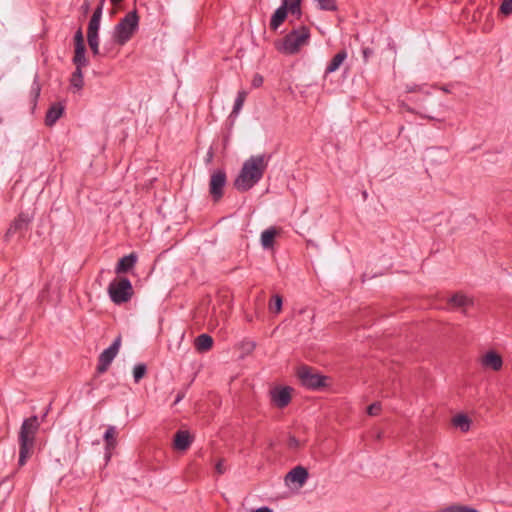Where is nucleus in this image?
<instances>
[{
    "instance_id": "14",
    "label": "nucleus",
    "mask_w": 512,
    "mask_h": 512,
    "mask_svg": "<svg viewBox=\"0 0 512 512\" xmlns=\"http://www.w3.org/2000/svg\"><path fill=\"white\" fill-rule=\"evenodd\" d=\"M308 475L306 468L297 466L288 472L285 479L287 482L297 483L299 486H302L306 482Z\"/></svg>"
},
{
    "instance_id": "34",
    "label": "nucleus",
    "mask_w": 512,
    "mask_h": 512,
    "mask_svg": "<svg viewBox=\"0 0 512 512\" xmlns=\"http://www.w3.org/2000/svg\"><path fill=\"white\" fill-rule=\"evenodd\" d=\"M269 308L275 313H279L282 309V297L280 295H274L269 303Z\"/></svg>"
},
{
    "instance_id": "35",
    "label": "nucleus",
    "mask_w": 512,
    "mask_h": 512,
    "mask_svg": "<svg viewBox=\"0 0 512 512\" xmlns=\"http://www.w3.org/2000/svg\"><path fill=\"white\" fill-rule=\"evenodd\" d=\"M74 47L75 49L85 48L83 32L78 29L74 35Z\"/></svg>"
},
{
    "instance_id": "3",
    "label": "nucleus",
    "mask_w": 512,
    "mask_h": 512,
    "mask_svg": "<svg viewBox=\"0 0 512 512\" xmlns=\"http://www.w3.org/2000/svg\"><path fill=\"white\" fill-rule=\"evenodd\" d=\"M40 423L37 416H31L25 419L21 425L18 442H19V466L26 464L27 460L34 452L35 437L39 430Z\"/></svg>"
},
{
    "instance_id": "9",
    "label": "nucleus",
    "mask_w": 512,
    "mask_h": 512,
    "mask_svg": "<svg viewBox=\"0 0 512 512\" xmlns=\"http://www.w3.org/2000/svg\"><path fill=\"white\" fill-rule=\"evenodd\" d=\"M226 182V172L223 169H218L211 174L209 192L214 201H219L222 198Z\"/></svg>"
},
{
    "instance_id": "40",
    "label": "nucleus",
    "mask_w": 512,
    "mask_h": 512,
    "mask_svg": "<svg viewBox=\"0 0 512 512\" xmlns=\"http://www.w3.org/2000/svg\"><path fill=\"white\" fill-rule=\"evenodd\" d=\"M262 83H263V78H262V76H260V75H256V76L253 78L252 85H253L254 87H259V86H261V85H262Z\"/></svg>"
},
{
    "instance_id": "42",
    "label": "nucleus",
    "mask_w": 512,
    "mask_h": 512,
    "mask_svg": "<svg viewBox=\"0 0 512 512\" xmlns=\"http://www.w3.org/2000/svg\"><path fill=\"white\" fill-rule=\"evenodd\" d=\"M289 445L291 447H297L298 446V440L296 438H294V437H291L289 439Z\"/></svg>"
},
{
    "instance_id": "7",
    "label": "nucleus",
    "mask_w": 512,
    "mask_h": 512,
    "mask_svg": "<svg viewBox=\"0 0 512 512\" xmlns=\"http://www.w3.org/2000/svg\"><path fill=\"white\" fill-rule=\"evenodd\" d=\"M32 221V215L25 212L19 213L7 229L4 236L5 240L9 241L12 237L16 235L20 238L24 237L26 232L29 230Z\"/></svg>"
},
{
    "instance_id": "22",
    "label": "nucleus",
    "mask_w": 512,
    "mask_h": 512,
    "mask_svg": "<svg viewBox=\"0 0 512 512\" xmlns=\"http://www.w3.org/2000/svg\"><path fill=\"white\" fill-rule=\"evenodd\" d=\"M75 69H80L88 65V59L86 58V47L74 50V56L72 59Z\"/></svg>"
},
{
    "instance_id": "26",
    "label": "nucleus",
    "mask_w": 512,
    "mask_h": 512,
    "mask_svg": "<svg viewBox=\"0 0 512 512\" xmlns=\"http://www.w3.org/2000/svg\"><path fill=\"white\" fill-rule=\"evenodd\" d=\"M70 85L77 91L81 90L84 86L83 73L80 69H75L70 78Z\"/></svg>"
},
{
    "instance_id": "24",
    "label": "nucleus",
    "mask_w": 512,
    "mask_h": 512,
    "mask_svg": "<svg viewBox=\"0 0 512 512\" xmlns=\"http://www.w3.org/2000/svg\"><path fill=\"white\" fill-rule=\"evenodd\" d=\"M282 5H286V8L290 11L292 15H295L297 18H300L302 15L301 3L302 0H281Z\"/></svg>"
},
{
    "instance_id": "37",
    "label": "nucleus",
    "mask_w": 512,
    "mask_h": 512,
    "mask_svg": "<svg viewBox=\"0 0 512 512\" xmlns=\"http://www.w3.org/2000/svg\"><path fill=\"white\" fill-rule=\"evenodd\" d=\"M381 411V404L379 402L372 403L367 407V413L370 416H377Z\"/></svg>"
},
{
    "instance_id": "5",
    "label": "nucleus",
    "mask_w": 512,
    "mask_h": 512,
    "mask_svg": "<svg viewBox=\"0 0 512 512\" xmlns=\"http://www.w3.org/2000/svg\"><path fill=\"white\" fill-rule=\"evenodd\" d=\"M108 294L115 304L128 302L133 295V287L126 277L114 279L108 286Z\"/></svg>"
},
{
    "instance_id": "27",
    "label": "nucleus",
    "mask_w": 512,
    "mask_h": 512,
    "mask_svg": "<svg viewBox=\"0 0 512 512\" xmlns=\"http://www.w3.org/2000/svg\"><path fill=\"white\" fill-rule=\"evenodd\" d=\"M449 303L455 307H467L470 305V299L464 294L456 293L449 299Z\"/></svg>"
},
{
    "instance_id": "15",
    "label": "nucleus",
    "mask_w": 512,
    "mask_h": 512,
    "mask_svg": "<svg viewBox=\"0 0 512 512\" xmlns=\"http://www.w3.org/2000/svg\"><path fill=\"white\" fill-rule=\"evenodd\" d=\"M117 431L114 426H108L104 433V440L106 442L105 444V455L107 460L111 457V451L116 447L117 445Z\"/></svg>"
},
{
    "instance_id": "41",
    "label": "nucleus",
    "mask_w": 512,
    "mask_h": 512,
    "mask_svg": "<svg viewBox=\"0 0 512 512\" xmlns=\"http://www.w3.org/2000/svg\"><path fill=\"white\" fill-rule=\"evenodd\" d=\"M184 397H185V392L184 391H179L177 393L176 398H175L174 404L179 403Z\"/></svg>"
},
{
    "instance_id": "6",
    "label": "nucleus",
    "mask_w": 512,
    "mask_h": 512,
    "mask_svg": "<svg viewBox=\"0 0 512 512\" xmlns=\"http://www.w3.org/2000/svg\"><path fill=\"white\" fill-rule=\"evenodd\" d=\"M297 377L301 384L312 390H318L327 386L328 377L316 372L315 369L307 365H302L297 369Z\"/></svg>"
},
{
    "instance_id": "39",
    "label": "nucleus",
    "mask_w": 512,
    "mask_h": 512,
    "mask_svg": "<svg viewBox=\"0 0 512 512\" xmlns=\"http://www.w3.org/2000/svg\"><path fill=\"white\" fill-rule=\"evenodd\" d=\"M362 53L364 62H368L369 57L373 54V50L371 48L366 47L363 49Z\"/></svg>"
},
{
    "instance_id": "13",
    "label": "nucleus",
    "mask_w": 512,
    "mask_h": 512,
    "mask_svg": "<svg viewBox=\"0 0 512 512\" xmlns=\"http://www.w3.org/2000/svg\"><path fill=\"white\" fill-rule=\"evenodd\" d=\"M102 11H103V1L100 2L98 7L94 10L87 29V35L94 36L98 35V31L100 28V21L102 17Z\"/></svg>"
},
{
    "instance_id": "4",
    "label": "nucleus",
    "mask_w": 512,
    "mask_h": 512,
    "mask_svg": "<svg viewBox=\"0 0 512 512\" xmlns=\"http://www.w3.org/2000/svg\"><path fill=\"white\" fill-rule=\"evenodd\" d=\"M138 23L139 17L136 10L127 13L114 28V41L120 46L125 45L136 32Z\"/></svg>"
},
{
    "instance_id": "38",
    "label": "nucleus",
    "mask_w": 512,
    "mask_h": 512,
    "mask_svg": "<svg viewBox=\"0 0 512 512\" xmlns=\"http://www.w3.org/2000/svg\"><path fill=\"white\" fill-rule=\"evenodd\" d=\"M215 470L218 474H223L226 471V467L224 465V460H219L215 465Z\"/></svg>"
},
{
    "instance_id": "43",
    "label": "nucleus",
    "mask_w": 512,
    "mask_h": 512,
    "mask_svg": "<svg viewBox=\"0 0 512 512\" xmlns=\"http://www.w3.org/2000/svg\"><path fill=\"white\" fill-rule=\"evenodd\" d=\"M212 158H213V151H212V149H210V150L208 151V153H207L206 162H207V163L211 162Z\"/></svg>"
},
{
    "instance_id": "30",
    "label": "nucleus",
    "mask_w": 512,
    "mask_h": 512,
    "mask_svg": "<svg viewBox=\"0 0 512 512\" xmlns=\"http://www.w3.org/2000/svg\"><path fill=\"white\" fill-rule=\"evenodd\" d=\"M438 512H478V510L463 505H451Z\"/></svg>"
},
{
    "instance_id": "23",
    "label": "nucleus",
    "mask_w": 512,
    "mask_h": 512,
    "mask_svg": "<svg viewBox=\"0 0 512 512\" xmlns=\"http://www.w3.org/2000/svg\"><path fill=\"white\" fill-rule=\"evenodd\" d=\"M277 234L275 228H269L262 232L261 234V244L264 248H272L274 245V239Z\"/></svg>"
},
{
    "instance_id": "28",
    "label": "nucleus",
    "mask_w": 512,
    "mask_h": 512,
    "mask_svg": "<svg viewBox=\"0 0 512 512\" xmlns=\"http://www.w3.org/2000/svg\"><path fill=\"white\" fill-rule=\"evenodd\" d=\"M87 41H88V45H89L93 55L94 56L100 55L99 36L98 35H94V36L87 35Z\"/></svg>"
},
{
    "instance_id": "8",
    "label": "nucleus",
    "mask_w": 512,
    "mask_h": 512,
    "mask_svg": "<svg viewBox=\"0 0 512 512\" xmlns=\"http://www.w3.org/2000/svg\"><path fill=\"white\" fill-rule=\"evenodd\" d=\"M121 340V336H117L113 343L99 355L97 364V372L99 374H103L108 370L112 361L119 352Z\"/></svg>"
},
{
    "instance_id": "21",
    "label": "nucleus",
    "mask_w": 512,
    "mask_h": 512,
    "mask_svg": "<svg viewBox=\"0 0 512 512\" xmlns=\"http://www.w3.org/2000/svg\"><path fill=\"white\" fill-rule=\"evenodd\" d=\"M213 346V338L208 334H201L195 339V347L199 352H206Z\"/></svg>"
},
{
    "instance_id": "17",
    "label": "nucleus",
    "mask_w": 512,
    "mask_h": 512,
    "mask_svg": "<svg viewBox=\"0 0 512 512\" xmlns=\"http://www.w3.org/2000/svg\"><path fill=\"white\" fill-rule=\"evenodd\" d=\"M491 457L497 459L502 465H510L512 463V448L509 445H502L499 449L494 450Z\"/></svg>"
},
{
    "instance_id": "31",
    "label": "nucleus",
    "mask_w": 512,
    "mask_h": 512,
    "mask_svg": "<svg viewBox=\"0 0 512 512\" xmlns=\"http://www.w3.org/2000/svg\"><path fill=\"white\" fill-rule=\"evenodd\" d=\"M318 4L319 9L326 11L337 10L336 0H315Z\"/></svg>"
},
{
    "instance_id": "11",
    "label": "nucleus",
    "mask_w": 512,
    "mask_h": 512,
    "mask_svg": "<svg viewBox=\"0 0 512 512\" xmlns=\"http://www.w3.org/2000/svg\"><path fill=\"white\" fill-rule=\"evenodd\" d=\"M503 360L499 353L494 350L487 351L482 355V368H489L493 371H499L502 369Z\"/></svg>"
},
{
    "instance_id": "33",
    "label": "nucleus",
    "mask_w": 512,
    "mask_h": 512,
    "mask_svg": "<svg viewBox=\"0 0 512 512\" xmlns=\"http://www.w3.org/2000/svg\"><path fill=\"white\" fill-rule=\"evenodd\" d=\"M40 92H41V86H40V83L38 81V78L37 76L35 77L34 81H33V84L31 86V96H32V101H33V104L35 105L36 102H37V99L39 98L40 96Z\"/></svg>"
},
{
    "instance_id": "2",
    "label": "nucleus",
    "mask_w": 512,
    "mask_h": 512,
    "mask_svg": "<svg viewBox=\"0 0 512 512\" xmlns=\"http://www.w3.org/2000/svg\"><path fill=\"white\" fill-rule=\"evenodd\" d=\"M311 38L310 28L306 25L294 27L283 38L274 42L275 49L284 55H295L308 45Z\"/></svg>"
},
{
    "instance_id": "18",
    "label": "nucleus",
    "mask_w": 512,
    "mask_h": 512,
    "mask_svg": "<svg viewBox=\"0 0 512 512\" xmlns=\"http://www.w3.org/2000/svg\"><path fill=\"white\" fill-rule=\"evenodd\" d=\"M64 107L60 103L53 104L47 111L45 116L46 126H53L57 120L62 116Z\"/></svg>"
},
{
    "instance_id": "25",
    "label": "nucleus",
    "mask_w": 512,
    "mask_h": 512,
    "mask_svg": "<svg viewBox=\"0 0 512 512\" xmlns=\"http://www.w3.org/2000/svg\"><path fill=\"white\" fill-rule=\"evenodd\" d=\"M455 427L459 428L462 432H467L470 428V419L463 414L455 416L452 420Z\"/></svg>"
},
{
    "instance_id": "44",
    "label": "nucleus",
    "mask_w": 512,
    "mask_h": 512,
    "mask_svg": "<svg viewBox=\"0 0 512 512\" xmlns=\"http://www.w3.org/2000/svg\"><path fill=\"white\" fill-rule=\"evenodd\" d=\"M255 512H272V510L268 507H261L256 509Z\"/></svg>"
},
{
    "instance_id": "10",
    "label": "nucleus",
    "mask_w": 512,
    "mask_h": 512,
    "mask_svg": "<svg viewBox=\"0 0 512 512\" xmlns=\"http://www.w3.org/2000/svg\"><path fill=\"white\" fill-rule=\"evenodd\" d=\"M291 391L292 389L288 386L272 389L270 391L272 403L280 409L286 407L291 401Z\"/></svg>"
},
{
    "instance_id": "12",
    "label": "nucleus",
    "mask_w": 512,
    "mask_h": 512,
    "mask_svg": "<svg viewBox=\"0 0 512 512\" xmlns=\"http://www.w3.org/2000/svg\"><path fill=\"white\" fill-rule=\"evenodd\" d=\"M288 13L290 11L286 8V5H282L278 7L273 15L271 16L269 27L272 31H277L278 28L284 23L286 20Z\"/></svg>"
},
{
    "instance_id": "20",
    "label": "nucleus",
    "mask_w": 512,
    "mask_h": 512,
    "mask_svg": "<svg viewBox=\"0 0 512 512\" xmlns=\"http://www.w3.org/2000/svg\"><path fill=\"white\" fill-rule=\"evenodd\" d=\"M346 58L347 52L345 50H341L335 54L326 67V74L337 71L342 63L346 60Z\"/></svg>"
},
{
    "instance_id": "29",
    "label": "nucleus",
    "mask_w": 512,
    "mask_h": 512,
    "mask_svg": "<svg viewBox=\"0 0 512 512\" xmlns=\"http://www.w3.org/2000/svg\"><path fill=\"white\" fill-rule=\"evenodd\" d=\"M246 96H247V93L245 91L238 92L237 97L234 102L233 111H232L234 114H238L239 111L242 109L243 104L246 99Z\"/></svg>"
},
{
    "instance_id": "32",
    "label": "nucleus",
    "mask_w": 512,
    "mask_h": 512,
    "mask_svg": "<svg viewBox=\"0 0 512 512\" xmlns=\"http://www.w3.org/2000/svg\"><path fill=\"white\" fill-rule=\"evenodd\" d=\"M146 365L145 364H137L133 369V377L136 383H138L146 374Z\"/></svg>"
},
{
    "instance_id": "19",
    "label": "nucleus",
    "mask_w": 512,
    "mask_h": 512,
    "mask_svg": "<svg viewBox=\"0 0 512 512\" xmlns=\"http://www.w3.org/2000/svg\"><path fill=\"white\" fill-rule=\"evenodd\" d=\"M192 443L190 434L187 431H178L174 437V447L177 450L185 451Z\"/></svg>"
},
{
    "instance_id": "36",
    "label": "nucleus",
    "mask_w": 512,
    "mask_h": 512,
    "mask_svg": "<svg viewBox=\"0 0 512 512\" xmlns=\"http://www.w3.org/2000/svg\"><path fill=\"white\" fill-rule=\"evenodd\" d=\"M500 12L505 16H509L512 13V0H503L500 5Z\"/></svg>"
},
{
    "instance_id": "16",
    "label": "nucleus",
    "mask_w": 512,
    "mask_h": 512,
    "mask_svg": "<svg viewBox=\"0 0 512 512\" xmlns=\"http://www.w3.org/2000/svg\"><path fill=\"white\" fill-rule=\"evenodd\" d=\"M136 262L137 255L135 253H130L129 255L122 257L116 265V274L127 273L135 266Z\"/></svg>"
},
{
    "instance_id": "1",
    "label": "nucleus",
    "mask_w": 512,
    "mask_h": 512,
    "mask_svg": "<svg viewBox=\"0 0 512 512\" xmlns=\"http://www.w3.org/2000/svg\"><path fill=\"white\" fill-rule=\"evenodd\" d=\"M268 166L265 155L251 156L247 159L234 181V187L240 192H246L255 186L263 177Z\"/></svg>"
}]
</instances>
